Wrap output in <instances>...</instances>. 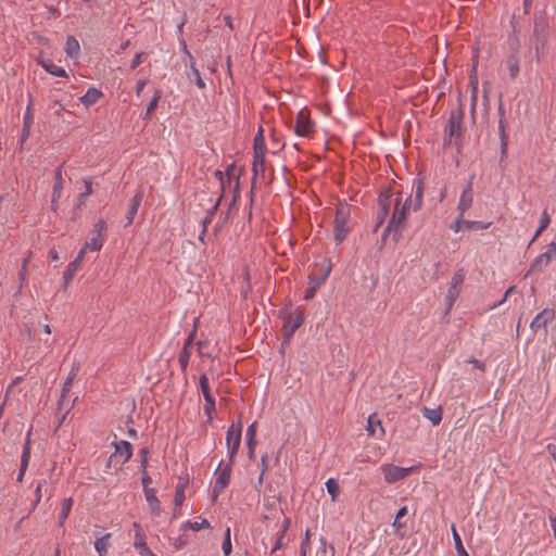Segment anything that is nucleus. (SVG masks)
<instances>
[{"mask_svg": "<svg viewBox=\"0 0 556 556\" xmlns=\"http://www.w3.org/2000/svg\"><path fill=\"white\" fill-rule=\"evenodd\" d=\"M464 111L459 106L452 111L444 129L443 144L460 147L463 137Z\"/></svg>", "mask_w": 556, "mask_h": 556, "instance_id": "nucleus-1", "label": "nucleus"}, {"mask_svg": "<svg viewBox=\"0 0 556 556\" xmlns=\"http://www.w3.org/2000/svg\"><path fill=\"white\" fill-rule=\"evenodd\" d=\"M412 203V199H406L405 203L401 208L395 207L394 213L387 226V228L383 231L382 239H386L388 233L391 231L393 232V237L395 240H399L401 237V231L405 227L406 218H407V212L409 210Z\"/></svg>", "mask_w": 556, "mask_h": 556, "instance_id": "nucleus-2", "label": "nucleus"}, {"mask_svg": "<svg viewBox=\"0 0 556 556\" xmlns=\"http://www.w3.org/2000/svg\"><path fill=\"white\" fill-rule=\"evenodd\" d=\"M351 208L348 204H339L336 210L334 217V241L337 244L343 242L349 233L348 220L350 218Z\"/></svg>", "mask_w": 556, "mask_h": 556, "instance_id": "nucleus-3", "label": "nucleus"}, {"mask_svg": "<svg viewBox=\"0 0 556 556\" xmlns=\"http://www.w3.org/2000/svg\"><path fill=\"white\" fill-rule=\"evenodd\" d=\"M555 319V311L553 308H544L531 321L530 329L533 333L541 332L544 338L547 337V326Z\"/></svg>", "mask_w": 556, "mask_h": 556, "instance_id": "nucleus-4", "label": "nucleus"}, {"mask_svg": "<svg viewBox=\"0 0 556 556\" xmlns=\"http://www.w3.org/2000/svg\"><path fill=\"white\" fill-rule=\"evenodd\" d=\"M232 465L233 462H231V459H229L228 464L224 468H220L222 462L219 463L216 470L217 477L212 492L213 501H216L220 492L229 484Z\"/></svg>", "mask_w": 556, "mask_h": 556, "instance_id": "nucleus-5", "label": "nucleus"}, {"mask_svg": "<svg viewBox=\"0 0 556 556\" xmlns=\"http://www.w3.org/2000/svg\"><path fill=\"white\" fill-rule=\"evenodd\" d=\"M241 433H242L241 424H239L238 426H235L233 424H231L227 430L226 444L228 447L229 459H231V462L235 460V457L239 451V447L241 444Z\"/></svg>", "mask_w": 556, "mask_h": 556, "instance_id": "nucleus-6", "label": "nucleus"}, {"mask_svg": "<svg viewBox=\"0 0 556 556\" xmlns=\"http://www.w3.org/2000/svg\"><path fill=\"white\" fill-rule=\"evenodd\" d=\"M414 467H399L392 464H384L381 466V471L383 473L384 480L388 483H395L400 480L405 479L412 471Z\"/></svg>", "mask_w": 556, "mask_h": 556, "instance_id": "nucleus-7", "label": "nucleus"}, {"mask_svg": "<svg viewBox=\"0 0 556 556\" xmlns=\"http://www.w3.org/2000/svg\"><path fill=\"white\" fill-rule=\"evenodd\" d=\"M106 223L103 219H99L93 226L92 238L90 241L86 242L84 247H87V250L100 251L103 245V238L106 233Z\"/></svg>", "mask_w": 556, "mask_h": 556, "instance_id": "nucleus-8", "label": "nucleus"}, {"mask_svg": "<svg viewBox=\"0 0 556 556\" xmlns=\"http://www.w3.org/2000/svg\"><path fill=\"white\" fill-rule=\"evenodd\" d=\"M314 131V124L308 114L302 110L296 115L294 132L298 136L308 137Z\"/></svg>", "mask_w": 556, "mask_h": 556, "instance_id": "nucleus-9", "label": "nucleus"}, {"mask_svg": "<svg viewBox=\"0 0 556 556\" xmlns=\"http://www.w3.org/2000/svg\"><path fill=\"white\" fill-rule=\"evenodd\" d=\"M490 226L491 223H484L480 220H466L464 219V216L459 214L454 224L451 225V229H453L455 232H458L462 229H488Z\"/></svg>", "mask_w": 556, "mask_h": 556, "instance_id": "nucleus-10", "label": "nucleus"}, {"mask_svg": "<svg viewBox=\"0 0 556 556\" xmlns=\"http://www.w3.org/2000/svg\"><path fill=\"white\" fill-rule=\"evenodd\" d=\"M475 175H472L468 181V184L465 186L460 199L457 205V210L459 211V214L464 216L465 212L472 205V179Z\"/></svg>", "mask_w": 556, "mask_h": 556, "instance_id": "nucleus-11", "label": "nucleus"}, {"mask_svg": "<svg viewBox=\"0 0 556 556\" xmlns=\"http://www.w3.org/2000/svg\"><path fill=\"white\" fill-rule=\"evenodd\" d=\"M113 445L115 447V452L113 454L116 455L121 465L127 463L131 458L132 445L128 441L123 440L119 442H113Z\"/></svg>", "mask_w": 556, "mask_h": 556, "instance_id": "nucleus-12", "label": "nucleus"}, {"mask_svg": "<svg viewBox=\"0 0 556 556\" xmlns=\"http://www.w3.org/2000/svg\"><path fill=\"white\" fill-rule=\"evenodd\" d=\"M546 22L543 17H535L533 35L535 37V51L539 53L540 49L544 47L545 42Z\"/></svg>", "mask_w": 556, "mask_h": 556, "instance_id": "nucleus-13", "label": "nucleus"}, {"mask_svg": "<svg viewBox=\"0 0 556 556\" xmlns=\"http://www.w3.org/2000/svg\"><path fill=\"white\" fill-rule=\"evenodd\" d=\"M194 334H195V330H192V332L186 339L184 348H182V350H181V352L179 354V359L178 361H179L181 370L184 372L187 370V367H188V364H189V359H190V355H191V348H192V344H193Z\"/></svg>", "mask_w": 556, "mask_h": 556, "instance_id": "nucleus-14", "label": "nucleus"}, {"mask_svg": "<svg viewBox=\"0 0 556 556\" xmlns=\"http://www.w3.org/2000/svg\"><path fill=\"white\" fill-rule=\"evenodd\" d=\"M87 252V247H83L77 256L75 257L74 261H72L68 265H67V268L66 270L64 271V280L65 282H68L73 279L75 273L77 271V269L80 267L83 261H84V257H85V254Z\"/></svg>", "mask_w": 556, "mask_h": 556, "instance_id": "nucleus-15", "label": "nucleus"}, {"mask_svg": "<svg viewBox=\"0 0 556 556\" xmlns=\"http://www.w3.org/2000/svg\"><path fill=\"white\" fill-rule=\"evenodd\" d=\"M142 199H143V191L141 189H139L136 194L134 195V198L130 200V203L128 205V212H127V215H126V225L125 226H129L132 224L134 222V218L138 212V208L142 202Z\"/></svg>", "mask_w": 556, "mask_h": 556, "instance_id": "nucleus-16", "label": "nucleus"}, {"mask_svg": "<svg viewBox=\"0 0 556 556\" xmlns=\"http://www.w3.org/2000/svg\"><path fill=\"white\" fill-rule=\"evenodd\" d=\"M304 317L301 313L295 316H289L288 319L283 324V330L286 334V340L296 331V329L303 324Z\"/></svg>", "mask_w": 556, "mask_h": 556, "instance_id": "nucleus-17", "label": "nucleus"}, {"mask_svg": "<svg viewBox=\"0 0 556 556\" xmlns=\"http://www.w3.org/2000/svg\"><path fill=\"white\" fill-rule=\"evenodd\" d=\"M392 190L390 188L384 189L380 192L378 198V208L382 211V218H386L389 214V208L392 203Z\"/></svg>", "mask_w": 556, "mask_h": 556, "instance_id": "nucleus-18", "label": "nucleus"}, {"mask_svg": "<svg viewBox=\"0 0 556 556\" xmlns=\"http://www.w3.org/2000/svg\"><path fill=\"white\" fill-rule=\"evenodd\" d=\"M63 190V177H62V166L56 168L54 176V185L52 191V207L55 210L56 203L61 198V193Z\"/></svg>", "mask_w": 556, "mask_h": 556, "instance_id": "nucleus-19", "label": "nucleus"}, {"mask_svg": "<svg viewBox=\"0 0 556 556\" xmlns=\"http://www.w3.org/2000/svg\"><path fill=\"white\" fill-rule=\"evenodd\" d=\"M506 117H501L498 121L500 140H501V157L502 160L507 156L508 135L506 132Z\"/></svg>", "mask_w": 556, "mask_h": 556, "instance_id": "nucleus-20", "label": "nucleus"}, {"mask_svg": "<svg viewBox=\"0 0 556 556\" xmlns=\"http://www.w3.org/2000/svg\"><path fill=\"white\" fill-rule=\"evenodd\" d=\"M30 439H29V434L27 435V439H26V442L24 444V447H23V453H22V459H21V467H20V472H18V476H17V481H22L23 479V476L27 469V466H28V463H29V458H30Z\"/></svg>", "mask_w": 556, "mask_h": 556, "instance_id": "nucleus-21", "label": "nucleus"}, {"mask_svg": "<svg viewBox=\"0 0 556 556\" xmlns=\"http://www.w3.org/2000/svg\"><path fill=\"white\" fill-rule=\"evenodd\" d=\"M551 261L548 260L547 254H540L534 258V261L531 263L529 270L526 274V277L533 273H541L543 269L548 266Z\"/></svg>", "mask_w": 556, "mask_h": 556, "instance_id": "nucleus-22", "label": "nucleus"}, {"mask_svg": "<svg viewBox=\"0 0 556 556\" xmlns=\"http://www.w3.org/2000/svg\"><path fill=\"white\" fill-rule=\"evenodd\" d=\"M520 53H510V55L505 61L506 67L509 72V77L511 79H516L519 75V62H520Z\"/></svg>", "mask_w": 556, "mask_h": 556, "instance_id": "nucleus-23", "label": "nucleus"}, {"mask_svg": "<svg viewBox=\"0 0 556 556\" xmlns=\"http://www.w3.org/2000/svg\"><path fill=\"white\" fill-rule=\"evenodd\" d=\"M146 500L153 515H160L161 503L155 495L154 489L144 490Z\"/></svg>", "mask_w": 556, "mask_h": 556, "instance_id": "nucleus-24", "label": "nucleus"}, {"mask_svg": "<svg viewBox=\"0 0 556 556\" xmlns=\"http://www.w3.org/2000/svg\"><path fill=\"white\" fill-rule=\"evenodd\" d=\"M38 63L51 75L56 77H67L65 70L52 63L50 60H39Z\"/></svg>", "mask_w": 556, "mask_h": 556, "instance_id": "nucleus-25", "label": "nucleus"}, {"mask_svg": "<svg viewBox=\"0 0 556 556\" xmlns=\"http://www.w3.org/2000/svg\"><path fill=\"white\" fill-rule=\"evenodd\" d=\"M102 97V92L96 88H89L87 92L80 98V102L89 108L93 105L100 98Z\"/></svg>", "mask_w": 556, "mask_h": 556, "instance_id": "nucleus-26", "label": "nucleus"}, {"mask_svg": "<svg viewBox=\"0 0 556 556\" xmlns=\"http://www.w3.org/2000/svg\"><path fill=\"white\" fill-rule=\"evenodd\" d=\"M422 197H424V181L418 178L415 184V198L412 200L410 205L414 211H418L422 205Z\"/></svg>", "mask_w": 556, "mask_h": 556, "instance_id": "nucleus-27", "label": "nucleus"}, {"mask_svg": "<svg viewBox=\"0 0 556 556\" xmlns=\"http://www.w3.org/2000/svg\"><path fill=\"white\" fill-rule=\"evenodd\" d=\"M79 51H80V46H79L78 40L72 35L67 36L66 42H65L66 55L70 58H76V56H78Z\"/></svg>", "mask_w": 556, "mask_h": 556, "instance_id": "nucleus-28", "label": "nucleus"}, {"mask_svg": "<svg viewBox=\"0 0 556 556\" xmlns=\"http://www.w3.org/2000/svg\"><path fill=\"white\" fill-rule=\"evenodd\" d=\"M77 371H78V367H73L72 370L70 371L65 382L63 383V388H62V395H61V400L59 401V408L61 409L62 405H63V400L65 399L66 394L70 392L71 390V387H72V383H73V380L75 379V377L77 376Z\"/></svg>", "mask_w": 556, "mask_h": 556, "instance_id": "nucleus-29", "label": "nucleus"}, {"mask_svg": "<svg viewBox=\"0 0 556 556\" xmlns=\"http://www.w3.org/2000/svg\"><path fill=\"white\" fill-rule=\"evenodd\" d=\"M132 527L135 529V543H134L135 547L139 551L142 548H146L147 547L146 535L142 532L140 525L138 522H134Z\"/></svg>", "mask_w": 556, "mask_h": 556, "instance_id": "nucleus-30", "label": "nucleus"}, {"mask_svg": "<svg viewBox=\"0 0 556 556\" xmlns=\"http://www.w3.org/2000/svg\"><path fill=\"white\" fill-rule=\"evenodd\" d=\"M264 129L263 127L258 128V131L254 138V152H257V157L262 156V153H265L266 147H265V139H264Z\"/></svg>", "mask_w": 556, "mask_h": 556, "instance_id": "nucleus-31", "label": "nucleus"}, {"mask_svg": "<svg viewBox=\"0 0 556 556\" xmlns=\"http://www.w3.org/2000/svg\"><path fill=\"white\" fill-rule=\"evenodd\" d=\"M110 538H111V533H106L103 536L98 538L96 540L94 548L98 552L99 556H106Z\"/></svg>", "mask_w": 556, "mask_h": 556, "instance_id": "nucleus-32", "label": "nucleus"}, {"mask_svg": "<svg viewBox=\"0 0 556 556\" xmlns=\"http://www.w3.org/2000/svg\"><path fill=\"white\" fill-rule=\"evenodd\" d=\"M424 416L433 425L437 426L442 420V412L441 408H424Z\"/></svg>", "mask_w": 556, "mask_h": 556, "instance_id": "nucleus-33", "label": "nucleus"}, {"mask_svg": "<svg viewBox=\"0 0 556 556\" xmlns=\"http://www.w3.org/2000/svg\"><path fill=\"white\" fill-rule=\"evenodd\" d=\"M184 50L186 52V54L188 55L189 60H190V63H191V71H192V74L193 76L195 77V85L200 88V89H204L205 88V83L204 80L202 79L201 77V74L199 72V70L195 67L194 65V59L192 56V54L187 50V47L185 46L184 47Z\"/></svg>", "mask_w": 556, "mask_h": 556, "instance_id": "nucleus-34", "label": "nucleus"}, {"mask_svg": "<svg viewBox=\"0 0 556 556\" xmlns=\"http://www.w3.org/2000/svg\"><path fill=\"white\" fill-rule=\"evenodd\" d=\"M508 45L510 48V53H520V39L518 36V29L516 25H513V33L509 36Z\"/></svg>", "mask_w": 556, "mask_h": 556, "instance_id": "nucleus-35", "label": "nucleus"}, {"mask_svg": "<svg viewBox=\"0 0 556 556\" xmlns=\"http://www.w3.org/2000/svg\"><path fill=\"white\" fill-rule=\"evenodd\" d=\"M72 505H73V500L71 497L70 498H65L63 501L61 510L59 513V525L60 526H63V523L67 519V517L70 515V511L72 509Z\"/></svg>", "mask_w": 556, "mask_h": 556, "instance_id": "nucleus-36", "label": "nucleus"}, {"mask_svg": "<svg viewBox=\"0 0 556 556\" xmlns=\"http://www.w3.org/2000/svg\"><path fill=\"white\" fill-rule=\"evenodd\" d=\"M452 532H453V541H454V545H455L457 555L458 556H469V554L467 553V551L465 549V547L463 545L462 538L458 534L455 526H452Z\"/></svg>", "mask_w": 556, "mask_h": 556, "instance_id": "nucleus-37", "label": "nucleus"}, {"mask_svg": "<svg viewBox=\"0 0 556 556\" xmlns=\"http://www.w3.org/2000/svg\"><path fill=\"white\" fill-rule=\"evenodd\" d=\"M376 428H379L381 434L384 433V429L381 425V421L376 417V415H371L368 417L367 421V431L369 435L376 434Z\"/></svg>", "mask_w": 556, "mask_h": 556, "instance_id": "nucleus-38", "label": "nucleus"}, {"mask_svg": "<svg viewBox=\"0 0 556 556\" xmlns=\"http://www.w3.org/2000/svg\"><path fill=\"white\" fill-rule=\"evenodd\" d=\"M199 384H200L201 392H202V394L204 396V400L214 399V396L211 393L210 386H208V378H207V376L205 374L200 376Z\"/></svg>", "mask_w": 556, "mask_h": 556, "instance_id": "nucleus-39", "label": "nucleus"}, {"mask_svg": "<svg viewBox=\"0 0 556 556\" xmlns=\"http://www.w3.org/2000/svg\"><path fill=\"white\" fill-rule=\"evenodd\" d=\"M460 288L450 286L446 294L447 308L450 309L459 296Z\"/></svg>", "mask_w": 556, "mask_h": 556, "instance_id": "nucleus-40", "label": "nucleus"}, {"mask_svg": "<svg viewBox=\"0 0 556 556\" xmlns=\"http://www.w3.org/2000/svg\"><path fill=\"white\" fill-rule=\"evenodd\" d=\"M215 176L218 178V180H219V182H220V188H222V191H223V193H222V195H220V197L223 198V195H224V193H225V191H226V187H227V185H228V186H230V185H231V177H230L229 169L227 170V179H225L223 172H222V170H219V169H217V170L215 172Z\"/></svg>", "mask_w": 556, "mask_h": 556, "instance_id": "nucleus-41", "label": "nucleus"}, {"mask_svg": "<svg viewBox=\"0 0 556 556\" xmlns=\"http://www.w3.org/2000/svg\"><path fill=\"white\" fill-rule=\"evenodd\" d=\"M264 162H265V153H262L261 157H257V152H254V160L252 164V170L254 173V177L257 175L258 169L264 170Z\"/></svg>", "mask_w": 556, "mask_h": 556, "instance_id": "nucleus-42", "label": "nucleus"}, {"mask_svg": "<svg viewBox=\"0 0 556 556\" xmlns=\"http://www.w3.org/2000/svg\"><path fill=\"white\" fill-rule=\"evenodd\" d=\"M465 276H466L465 269L464 268H459L453 275L452 280H451V286L460 288L463 282H464V280H465Z\"/></svg>", "mask_w": 556, "mask_h": 556, "instance_id": "nucleus-43", "label": "nucleus"}, {"mask_svg": "<svg viewBox=\"0 0 556 556\" xmlns=\"http://www.w3.org/2000/svg\"><path fill=\"white\" fill-rule=\"evenodd\" d=\"M328 493L331 495L332 501H336L339 494V484L334 479H329L326 482Z\"/></svg>", "mask_w": 556, "mask_h": 556, "instance_id": "nucleus-44", "label": "nucleus"}, {"mask_svg": "<svg viewBox=\"0 0 556 556\" xmlns=\"http://www.w3.org/2000/svg\"><path fill=\"white\" fill-rule=\"evenodd\" d=\"M222 548L225 556H229L231 554L232 545L230 540V528H227L225 531V539Z\"/></svg>", "mask_w": 556, "mask_h": 556, "instance_id": "nucleus-45", "label": "nucleus"}, {"mask_svg": "<svg viewBox=\"0 0 556 556\" xmlns=\"http://www.w3.org/2000/svg\"><path fill=\"white\" fill-rule=\"evenodd\" d=\"M161 98H162V90L156 89L155 92H154V97L152 98V100L148 104V108H147L148 114H152L156 110L157 104H159Z\"/></svg>", "mask_w": 556, "mask_h": 556, "instance_id": "nucleus-46", "label": "nucleus"}, {"mask_svg": "<svg viewBox=\"0 0 556 556\" xmlns=\"http://www.w3.org/2000/svg\"><path fill=\"white\" fill-rule=\"evenodd\" d=\"M33 119H34L33 100H31V96H29V102H28V105H27L25 114H24V123L23 124L26 126L27 125L31 126Z\"/></svg>", "mask_w": 556, "mask_h": 556, "instance_id": "nucleus-47", "label": "nucleus"}, {"mask_svg": "<svg viewBox=\"0 0 556 556\" xmlns=\"http://www.w3.org/2000/svg\"><path fill=\"white\" fill-rule=\"evenodd\" d=\"M85 187H86L85 192H83L79 195V199H78V204H77L78 207L84 205L85 201H86V198L92 193V186H91V181L90 180L85 179Z\"/></svg>", "mask_w": 556, "mask_h": 556, "instance_id": "nucleus-48", "label": "nucleus"}, {"mask_svg": "<svg viewBox=\"0 0 556 556\" xmlns=\"http://www.w3.org/2000/svg\"><path fill=\"white\" fill-rule=\"evenodd\" d=\"M204 413L208 418V421L213 419V413L215 412V399L205 400Z\"/></svg>", "mask_w": 556, "mask_h": 556, "instance_id": "nucleus-49", "label": "nucleus"}, {"mask_svg": "<svg viewBox=\"0 0 556 556\" xmlns=\"http://www.w3.org/2000/svg\"><path fill=\"white\" fill-rule=\"evenodd\" d=\"M186 526H188L193 531H199L202 528H210L211 527L210 522L206 519H202V521H200V522H198V521H194V522L188 521L186 523Z\"/></svg>", "mask_w": 556, "mask_h": 556, "instance_id": "nucleus-50", "label": "nucleus"}, {"mask_svg": "<svg viewBox=\"0 0 556 556\" xmlns=\"http://www.w3.org/2000/svg\"><path fill=\"white\" fill-rule=\"evenodd\" d=\"M47 484V481L46 480H42L40 482H38L37 486H36V490H35V495H36V500L34 502V505H33V509L36 507V505L40 502L41 497H42V490H43V486Z\"/></svg>", "mask_w": 556, "mask_h": 556, "instance_id": "nucleus-51", "label": "nucleus"}, {"mask_svg": "<svg viewBox=\"0 0 556 556\" xmlns=\"http://www.w3.org/2000/svg\"><path fill=\"white\" fill-rule=\"evenodd\" d=\"M239 198H240V184H239V178H237L235 181L233 190H232V199L229 204V210L236 205V202L238 201Z\"/></svg>", "mask_w": 556, "mask_h": 556, "instance_id": "nucleus-52", "label": "nucleus"}, {"mask_svg": "<svg viewBox=\"0 0 556 556\" xmlns=\"http://www.w3.org/2000/svg\"><path fill=\"white\" fill-rule=\"evenodd\" d=\"M148 455H149V448L148 447H142L139 451L140 466H141L142 470H146L147 467H148Z\"/></svg>", "mask_w": 556, "mask_h": 556, "instance_id": "nucleus-53", "label": "nucleus"}, {"mask_svg": "<svg viewBox=\"0 0 556 556\" xmlns=\"http://www.w3.org/2000/svg\"><path fill=\"white\" fill-rule=\"evenodd\" d=\"M222 200V197H219L218 201L216 202V204L212 207V210L208 212V214L205 216V218L203 219L202 222V225L203 227L207 228V225L211 224L212 222V217H213V214L215 213V211L217 210L218 205H219V202Z\"/></svg>", "mask_w": 556, "mask_h": 556, "instance_id": "nucleus-54", "label": "nucleus"}, {"mask_svg": "<svg viewBox=\"0 0 556 556\" xmlns=\"http://www.w3.org/2000/svg\"><path fill=\"white\" fill-rule=\"evenodd\" d=\"M147 58V53L140 52L135 55V58L131 61L130 68L135 70L137 66H139Z\"/></svg>", "mask_w": 556, "mask_h": 556, "instance_id": "nucleus-55", "label": "nucleus"}, {"mask_svg": "<svg viewBox=\"0 0 556 556\" xmlns=\"http://www.w3.org/2000/svg\"><path fill=\"white\" fill-rule=\"evenodd\" d=\"M29 257H30V255H27L26 257L23 258L22 267H21V270L18 273V278H20L21 282H23L25 280V278H26L27 264L29 262Z\"/></svg>", "mask_w": 556, "mask_h": 556, "instance_id": "nucleus-56", "label": "nucleus"}, {"mask_svg": "<svg viewBox=\"0 0 556 556\" xmlns=\"http://www.w3.org/2000/svg\"><path fill=\"white\" fill-rule=\"evenodd\" d=\"M551 223V217L546 210L543 211L541 219H540V227L541 229H546Z\"/></svg>", "mask_w": 556, "mask_h": 556, "instance_id": "nucleus-57", "label": "nucleus"}, {"mask_svg": "<svg viewBox=\"0 0 556 556\" xmlns=\"http://www.w3.org/2000/svg\"><path fill=\"white\" fill-rule=\"evenodd\" d=\"M309 548V531L307 530L305 533V539L301 543V556H306V552Z\"/></svg>", "mask_w": 556, "mask_h": 556, "instance_id": "nucleus-58", "label": "nucleus"}, {"mask_svg": "<svg viewBox=\"0 0 556 556\" xmlns=\"http://www.w3.org/2000/svg\"><path fill=\"white\" fill-rule=\"evenodd\" d=\"M185 500V493L182 486H177L176 493H175V504L181 505Z\"/></svg>", "mask_w": 556, "mask_h": 556, "instance_id": "nucleus-59", "label": "nucleus"}, {"mask_svg": "<svg viewBox=\"0 0 556 556\" xmlns=\"http://www.w3.org/2000/svg\"><path fill=\"white\" fill-rule=\"evenodd\" d=\"M543 254H547L549 261H552V258H555L556 257V243L552 242L547 247L546 252H544Z\"/></svg>", "mask_w": 556, "mask_h": 556, "instance_id": "nucleus-60", "label": "nucleus"}, {"mask_svg": "<svg viewBox=\"0 0 556 556\" xmlns=\"http://www.w3.org/2000/svg\"><path fill=\"white\" fill-rule=\"evenodd\" d=\"M141 482H142V485H143V491L147 490V489H150L149 484L152 482V479L149 476V473L147 472V470H142Z\"/></svg>", "mask_w": 556, "mask_h": 556, "instance_id": "nucleus-61", "label": "nucleus"}, {"mask_svg": "<svg viewBox=\"0 0 556 556\" xmlns=\"http://www.w3.org/2000/svg\"><path fill=\"white\" fill-rule=\"evenodd\" d=\"M30 127L31 126H29V125H27V127H26V125L23 124V129H22L21 139H20L22 144L28 139L29 134H30Z\"/></svg>", "mask_w": 556, "mask_h": 556, "instance_id": "nucleus-62", "label": "nucleus"}, {"mask_svg": "<svg viewBox=\"0 0 556 556\" xmlns=\"http://www.w3.org/2000/svg\"><path fill=\"white\" fill-rule=\"evenodd\" d=\"M260 466H261V472H263V475H265V472L268 470V467H269L267 454L262 455Z\"/></svg>", "mask_w": 556, "mask_h": 556, "instance_id": "nucleus-63", "label": "nucleus"}, {"mask_svg": "<svg viewBox=\"0 0 556 556\" xmlns=\"http://www.w3.org/2000/svg\"><path fill=\"white\" fill-rule=\"evenodd\" d=\"M245 437L247 438H256V421L252 422L248 427Z\"/></svg>", "mask_w": 556, "mask_h": 556, "instance_id": "nucleus-64", "label": "nucleus"}]
</instances>
